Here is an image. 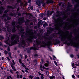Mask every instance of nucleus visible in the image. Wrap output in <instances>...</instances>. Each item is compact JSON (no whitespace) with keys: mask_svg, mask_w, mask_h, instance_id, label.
Returning <instances> with one entry per match:
<instances>
[{"mask_svg":"<svg viewBox=\"0 0 79 79\" xmlns=\"http://www.w3.org/2000/svg\"><path fill=\"white\" fill-rule=\"evenodd\" d=\"M59 34L60 37L59 38V39H60L61 41L65 42H64L63 43V44H66L67 46H70V45L71 46H74V45H75L76 42H74L72 40H71V39L67 38L68 41H70V40H71V42L70 43L68 42V41H66V38L62 37V35H61V34Z\"/></svg>","mask_w":79,"mask_h":79,"instance_id":"f257e3e1","label":"nucleus"},{"mask_svg":"<svg viewBox=\"0 0 79 79\" xmlns=\"http://www.w3.org/2000/svg\"><path fill=\"white\" fill-rule=\"evenodd\" d=\"M52 18L54 20L53 22L55 28L52 27H49L48 28L49 30L48 32H49V33H51V32H52L53 31H54V30H57V29H58V27L57 26H58V20L57 19H55V17L54 16H53Z\"/></svg>","mask_w":79,"mask_h":79,"instance_id":"f03ea898","label":"nucleus"},{"mask_svg":"<svg viewBox=\"0 0 79 79\" xmlns=\"http://www.w3.org/2000/svg\"><path fill=\"white\" fill-rule=\"evenodd\" d=\"M36 45H37V46H39V45H40V48H41V47H45L46 46H47V44L45 43V41H43L42 43L44 44V45H41V44H42V42L41 41L36 39Z\"/></svg>","mask_w":79,"mask_h":79,"instance_id":"7ed1b4c3","label":"nucleus"},{"mask_svg":"<svg viewBox=\"0 0 79 79\" xmlns=\"http://www.w3.org/2000/svg\"><path fill=\"white\" fill-rule=\"evenodd\" d=\"M26 37V35H24L23 36V37H21V40L22 42H20L19 43V44L18 45V47L19 48H21L23 46V45L25 43V40H24V39Z\"/></svg>","mask_w":79,"mask_h":79,"instance_id":"20e7f679","label":"nucleus"},{"mask_svg":"<svg viewBox=\"0 0 79 79\" xmlns=\"http://www.w3.org/2000/svg\"><path fill=\"white\" fill-rule=\"evenodd\" d=\"M26 50H27V53H30L31 52V50H37V49L35 47H31L30 48H26Z\"/></svg>","mask_w":79,"mask_h":79,"instance_id":"39448f33","label":"nucleus"},{"mask_svg":"<svg viewBox=\"0 0 79 79\" xmlns=\"http://www.w3.org/2000/svg\"><path fill=\"white\" fill-rule=\"evenodd\" d=\"M18 23L19 24H21L22 23H23V22H24V18L23 17H20L18 20Z\"/></svg>","mask_w":79,"mask_h":79,"instance_id":"423d86ee","label":"nucleus"},{"mask_svg":"<svg viewBox=\"0 0 79 79\" xmlns=\"http://www.w3.org/2000/svg\"><path fill=\"white\" fill-rule=\"evenodd\" d=\"M12 63L11 64L10 66L11 67L14 71H16V69L15 66H14V65H15V60H12Z\"/></svg>","mask_w":79,"mask_h":79,"instance_id":"0eeeda50","label":"nucleus"},{"mask_svg":"<svg viewBox=\"0 0 79 79\" xmlns=\"http://www.w3.org/2000/svg\"><path fill=\"white\" fill-rule=\"evenodd\" d=\"M54 44L55 45H59V44H60L61 42V41H60V40L58 39H54Z\"/></svg>","mask_w":79,"mask_h":79,"instance_id":"6e6552de","label":"nucleus"},{"mask_svg":"<svg viewBox=\"0 0 79 79\" xmlns=\"http://www.w3.org/2000/svg\"><path fill=\"white\" fill-rule=\"evenodd\" d=\"M24 30L23 28H21L20 30V32L19 33V34L21 35V37H23L24 36V34H25V32L24 31Z\"/></svg>","mask_w":79,"mask_h":79,"instance_id":"1a4fd4ad","label":"nucleus"},{"mask_svg":"<svg viewBox=\"0 0 79 79\" xmlns=\"http://www.w3.org/2000/svg\"><path fill=\"white\" fill-rule=\"evenodd\" d=\"M43 1H44V0H37L36 4L38 6H40L41 5V3H43Z\"/></svg>","mask_w":79,"mask_h":79,"instance_id":"9d476101","label":"nucleus"},{"mask_svg":"<svg viewBox=\"0 0 79 79\" xmlns=\"http://www.w3.org/2000/svg\"><path fill=\"white\" fill-rule=\"evenodd\" d=\"M16 37L15 40H14V42L15 43V44H16L18 42H19V36L17 35Z\"/></svg>","mask_w":79,"mask_h":79,"instance_id":"9b49d317","label":"nucleus"},{"mask_svg":"<svg viewBox=\"0 0 79 79\" xmlns=\"http://www.w3.org/2000/svg\"><path fill=\"white\" fill-rule=\"evenodd\" d=\"M34 39H36V36L35 35H32V37L30 38V39L29 40L30 42L32 43V40Z\"/></svg>","mask_w":79,"mask_h":79,"instance_id":"f8f14e48","label":"nucleus"},{"mask_svg":"<svg viewBox=\"0 0 79 79\" xmlns=\"http://www.w3.org/2000/svg\"><path fill=\"white\" fill-rule=\"evenodd\" d=\"M54 3V1L53 0H48L46 2L47 4H50V3H52L53 4Z\"/></svg>","mask_w":79,"mask_h":79,"instance_id":"ddd939ff","label":"nucleus"},{"mask_svg":"<svg viewBox=\"0 0 79 79\" xmlns=\"http://www.w3.org/2000/svg\"><path fill=\"white\" fill-rule=\"evenodd\" d=\"M5 10V8L2 6L0 7V15H2L3 13V10Z\"/></svg>","mask_w":79,"mask_h":79,"instance_id":"4468645a","label":"nucleus"},{"mask_svg":"<svg viewBox=\"0 0 79 79\" xmlns=\"http://www.w3.org/2000/svg\"><path fill=\"white\" fill-rule=\"evenodd\" d=\"M10 42L11 43L10 44L9 43V45L10 47H11V46H13V45H15V44H16V43L14 41H13L11 40L10 41Z\"/></svg>","mask_w":79,"mask_h":79,"instance_id":"2eb2a0df","label":"nucleus"},{"mask_svg":"<svg viewBox=\"0 0 79 79\" xmlns=\"http://www.w3.org/2000/svg\"><path fill=\"white\" fill-rule=\"evenodd\" d=\"M8 38V39L7 40H6L5 41V43H6V45H9L10 44V38L9 37H7Z\"/></svg>","mask_w":79,"mask_h":79,"instance_id":"dca6fc26","label":"nucleus"},{"mask_svg":"<svg viewBox=\"0 0 79 79\" xmlns=\"http://www.w3.org/2000/svg\"><path fill=\"white\" fill-rule=\"evenodd\" d=\"M38 73L39 74V75H40V76H41L40 77V78L41 79H44V76H45V75L44 74H42L41 73H40L38 72Z\"/></svg>","mask_w":79,"mask_h":79,"instance_id":"f3484780","label":"nucleus"},{"mask_svg":"<svg viewBox=\"0 0 79 79\" xmlns=\"http://www.w3.org/2000/svg\"><path fill=\"white\" fill-rule=\"evenodd\" d=\"M9 15L11 16H14V17H16V16L17 15V14L16 13H10L9 14Z\"/></svg>","mask_w":79,"mask_h":79,"instance_id":"a211bd4d","label":"nucleus"},{"mask_svg":"<svg viewBox=\"0 0 79 79\" xmlns=\"http://www.w3.org/2000/svg\"><path fill=\"white\" fill-rule=\"evenodd\" d=\"M69 7H72V5L70 4V3L68 4V6L67 7V9H68L69 11L70 10V9H71V8Z\"/></svg>","mask_w":79,"mask_h":79,"instance_id":"6ab92c4d","label":"nucleus"},{"mask_svg":"<svg viewBox=\"0 0 79 79\" xmlns=\"http://www.w3.org/2000/svg\"><path fill=\"white\" fill-rule=\"evenodd\" d=\"M52 13L51 12V11H50V10H48L47 11V16H50L51 15H52Z\"/></svg>","mask_w":79,"mask_h":79,"instance_id":"aec40b11","label":"nucleus"},{"mask_svg":"<svg viewBox=\"0 0 79 79\" xmlns=\"http://www.w3.org/2000/svg\"><path fill=\"white\" fill-rule=\"evenodd\" d=\"M44 39V41L45 42H46V41H47L48 40H50V39H51V38L47 37L46 38H45Z\"/></svg>","mask_w":79,"mask_h":79,"instance_id":"412c9836","label":"nucleus"},{"mask_svg":"<svg viewBox=\"0 0 79 79\" xmlns=\"http://www.w3.org/2000/svg\"><path fill=\"white\" fill-rule=\"evenodd\" d=\"M34 63H35V65L36 66H38V65H37V60H34Z\"/></svg>","mask_w":79,"mask_h":79,"instance_id":"4be33fe9","label":"nucleus"},{"mask_svg":"<svg viewBox=\"0 0 79 79\" xmlns=\"http://www.w3.org/2000/svg\"><path fill=\"white\" fill-rule=\"evenodd\" d=\"M79 3H77L76 4L74 5V6L76 8H78L79 7Z\"/></svg>","mask_w":79,"mask_h":79,"instance_id":"5701e85b","label":"nucleus"},{"mask_svg":"<svg viewBox=\"0 0 79 79\" xmlns=\"http://www.w3.org/2000/svg\"><path fill=\"white\" fill-rule=\"evenodd\" d=\"M46 43L47 44H49L50 45H52V42L50 41H48L46 42Z\"/></svg>","mask_w":79,"mask_h":79,"instance_id":"b1692460","label":"nucleus"},{"mask_svg":"<svg viewBox=\"0 0 79 79\" xmlns=\"http://www.w3.org/2000/svg\"><path fill=\"white\" fill-rule=\"evenodd\" d=\"M11 24L12 26H15L16 24V21L15 20H13L11 23Z\"/></svg>","mask_w":79,"mask_h":79,"instance_id":"393cba45","label":"nucleus"},{"mask_svg":"<svg viewBox=\"0 0 79 79\" xmlns=\"http://www.w3.org/2000/svg\"><path fill=\"white\" fill-rule=\"evenodd\" d=\"M7 8H8V9H10V8L13 9L14 7L11 6L9 5L7 6Z\"/></svg>","mask_w":79,"mask_h":79,"instance_id":"a878e982","label":"nucleus"},{"mask_svg":"<svg viewBox=\"0 0 79 79\" xmlns=\"http://www.w3.org/2000/svg\"><path fill=\"white\" fill-rule=\"evenodd\" d=\"M47 46L49 50H50L51 52H52V49H51V48H50V45H47Z\"/></svg>","mask_w":79,"mask_h":79,"instance_id":"bb28decb","label":"nucleus"},{"mask_svg":"<svg viewBox=\"0 0 79 79\" xmlns=\"http://www.w3.org/2000/svg\"><path fill=\"white\" fill-rule=\"evenodd\" d=\"M62 15V12H59L58 13V15H56V17H58V16H60V15Z\"/></svg>","mask_w":79,"mask_h":79,"instance_id":"cd10ccee","label":"nucleus"},{"mask_svg":"<svg viewBox=\"0 0 79 79\" xmlns=\"http://www.w3.org/2000/svg\"><path fill=\"white\" fill-rule=\"evenodd\" d=\"M8 11H9V10L8 9H7L4 11V13L7 15V14L6 13H7Z\"/></svg>","mask_w":79,"mask_h":79,"instance_id":"c85d7f7f","label":"nucleus"},{"mask_svg":"<svg viewBox=\"0 0 79 79\" xmlns=\"http://www.w3.org/2000/svg\"><path fill=\"white\" fill-rule=\"evenodd\" d=\"M44 1H43V3H41V4H42V6H43V7H45V5L46 4L45 3H44Z\"/></svg>","mask_w":79,"mask_h":79,"instance_id":"c756f323","label":"nucleus"},{"mask_svg":"<svg viewBox=\"0 0 79 79\" xmlns=\"http://www.w3.org/2000/svg\"><path fill=\"white\" fill-rule=\"evenodd\" d=\"M45 22V21H43L41 23V22L39 21L38 22V24H44V22Z\"/></svg>","mask_w":79,"mask_h":79,"instance_id":"7c9ffc66","label":"nucleus"},{"mask_svg":"<svg viewBox=\"0 0 79 79\" xmlns=\"http://www.w3.org/2000/svg\"><path fill=\"white\" fill-rule=\"evenodd\" d=\"M14 39H15V38L14 37V36H12L11 38V40H12V41H14Z\"/></svg>","mask_w":79,"mask_h":79,"instance_id":"2f4dec72","label":"nucleus"},{"mask_svg":"<svg viewBox=\"0 0 79 79\" xmlns=\"http://www.w3.org/2000/svg\"><path fill=\"white\" fill-rule=\"evenodd\" d=\"M29 10H31H31H33V9H34V7H33L32 6H31L30 7H28V9H29Z\"/></svg>","mask_w":79,"mask_h":79,"instance_id":"473e14b6","label":"nucleus"},{"mask_svg":"<svg viewBox=\"0 0 79 79\" xmlns=\"http://www.w3.org/2000/svg\"><path fill=\"white\" fill-rule=\"evenodd\" d=\"M2 31L4 32H6V29L5 27L2 28Z\"/></svg>","mask_w":79,"mask_h":79,"instance_id":"72a5a7b5","label":"nucleus"},{"mask_svg":"<svg viewBox=\"0 0 79 79\" xmlns=\"http://www.w3.org/2000/svg\"><path fill=\"white\" fill-rule=\"evenodd\" d=\"M21 66H23V68H26V65H24V64L23 63H22V64Z\"/></svg>","mask_w":79,"mask_h":79,"instance_id":"f704fd0d","label":"nucleus"},{"mask_svg":"<svg viewBox=\"0 0 79 79\" xmlns=\"http://www.w3.org/2000/svg\"><path fill=\"white\" fill-rule=\"evenodd\" d=\"M74 47L75 48H79V44H78V45H77V46L75 45V46H74Z\"/></svg>","mask_w":79,"mask_h":79,"instance_id":"c9c22d12","label":"nucleus"},{"mask_svg":"<svg viewBox=\"0 0 79 79\" xmlns=\"http://www.w3.org/2000/svg\"><path fill=\"white\" fill-rule=\"evenodd\" d=\"M4 53L5 55H7L8 54V52L6 50H4Z\"/></svg>","mask_w":79,"mask_h":79,"instance_id":"e433bc0d","label":"nucleus"},{"mask_svg":"<svg viewBox=\"0 0 79 79\" xmlns=\"http://www.w3.org/2000/svg\"><path fill=\"white\" fill-rule=\"evenodd\" d=\"M16 29H14L13 28L12 30V32H16Z\"/></svg>","mask_w":79,"mask_h":79,"instance_id":"4c0bfd02","label":"nucleus"},{"mask_svg":"<svg viewBox=\"0 0 79 79\" xmlns=\"http://www.w3.org/2000/svg\"><path fill=\"white\" fill-rule=\"evenodd\" d=\"M10 72L11 74H13L14 73L13 72V70L11 69L10 70Z\"/></svg>","mask_w":79,"mask_h":79,"instance_id":"58836bf2","label":"nucleus"},{"mask_svg":"<svg viewBox=\"0 0 79 79\" xmlns=\"http://www.w3.org/2000/svg\"><path fill=\"white\" fill-rule=\"evenodd\" d=\"M4 39V38L3 36H0V40H2V39Z\"/></svg>","mask_w":79,"mask_h":79,"instance_id":"ea45409f","label":"nucleus"},{"mask_svg":"<svg viewBox=\"0 0 79 79\" xmlns=\"http://www.w3.org/2000/svg\"><path fill=\"white\" fill-rule=\"evenodd\" d=\"M44 66H45L46 67H48V66H49L48 64L47 63H45L44 64Z\"/></svg>","mask_w":79,"mask_h":79,"instance_id":"a19ab883","label":"nucleus"},{"mask_svg":"<svg viewBox=\"0 0 79 79\" xmlns=\"http://www.w3.org/2000/svg\"><path fill=\"white\" fill-rule=\"evenodd\" d=\"M26 32H26V34H25L26 35H28L27 34H29V32H28L29 31H28L27 30V31H26Z\"/></svg>","mask_w":79,"mask_h":79,"instance_id":"79ce46f5","label":"nucleus"},{"mask_svg":"<svg viewBox=\"0 0 79 79\" xmlns=\"http://www.w3.org/2000/svg\"><path fill=\"white\" fill-rule=\"evenodd\" d=\"M44 62V60L41 59L40 61L41 64H42V63H43Z\"/></svg>","mask_w":79,"mask_h":79,"instance_id":"37998d69","label":"nucleus"},{"mask_svg":"<svg viewBox=\"0 0 79 79\" xmlns=\"http://www.w3.org/2000/svg\"><path fill=\"white\" fill-rule=\"evenodd\" d=\"M19 61L20 64H22V60L20 59L19 60Z\"/></svg>","mask_w":79,"mask_h":79,"instance_id":"c03bdc74","label":"nucleus"},{"mask_svg":"<svg viewBox=\"0 0 79 79\" xmlns=\"http://www.w3.org/2000/svg\"><path fill=\"white\" fill-rule=\"evenodd\" d=\"M42 68H43V69H46V70L48 69V68H45V67H44V66L42 67Z\"/></svg>","mask_w":79,"mask_h":79,"instance_id":"a18cd8bd","label":"nucleus"},{"mask_svg":"<svg viewBox=\"0 0 79 79\" xmlns=\"http://www.w3.org/2000/svg\"><path fill=\"white\" fill-rule=\"evenodd\" d=\"M6 16V14H4L2 16V17H3V18H5V17Z\"/></svg>","mask_w":79,"mask_h":79,"instance_id":"49530a36","label":"nucleus"},{"mask_svg":"<svg viewBox=\"0 0 79 79\" xmlns=\"http://www.w3.org/2000/svg\"><path fill=\"white\" fill-rule=\"evenodd\" d=\"M74 55L73 54H71L70 55V57H71V58H74Z\"/></svg>","mask_w":79,"mask_h":79,"instance_id":"de8ad7c7","label":"nucleus"},{"mask_svg":"<svg viewBox=\"0 0 79 79\" xmlns=\"http://www.w3.org/2000/svg\"><path fill=\"white\" fill-rule=\"evenodd\" d=\"M29 78H30V79H32V78H33V76H32L30 75L29 76Z\"/></svg>","mask_w":79,"mask_h":79,"instance_id":"09e8293b","label":"nucleus"},{"mask_svg":"<svg viewBox=\"0 0 79 79\" xmlns=\"http://www.w3.org/2000/svg\"><path fill=\"white\" fill-rule=\"evenodd\" d=\"M7 50H8V52H10V47H8Z\"/></svg>","mask_w":79,"mask_h":79,"instance_id":"8fccbe9b","label":"nucleus"},{"mask_svg":"<svg viewBox=\"0 0 79 79\" xmlns=\"http://www.w3.org/2000/svg\"><path fill=\"white\" fill-rule=\"evenodd\" d=\"M10 19H11V17H7V20H10Z\"/></svg>","mask_w":79,"mask_h":79,"instance_id":"3c124183","label":"nucleus"},{"mask_svg":"<svg viewBox=\"0 0 79 79\" xmlns=\"http://www.w3.org/2000/svg\"><path fill=\"white\" fill-rule=\"evenodd\" d=\"M40 79V77H36L35 78H34V79Z\"/></svg>","mask_w":79,"mask_h":79,"instance_id":"603ef678","label":"nucleus"},{"mask_svg":"<svg viewBox=\"0 0 79 79\" xmlns=\"http://www.w3.org/2000/svg\"><path fill=\"white\" fill-rule=\"evenodd\" d=\"M34 56H39V55H38V54H35L34 55Z\"/></svg>","mask_w":79,"mask_h":79,"instance_id":"864d4df0","label":"nucleus"},{"mask_svg":"<svg viewBox=\"0 0 79 79\" xmlns=\"http://www.w3.org/2000/svg\"><path fill=\"white\" fill-rule=\"evenodd\" d=\"M6 58H7V60H8V61H10V58H9V57H6Z\"/></svg>","mask_w":79,"mask_h":79,"instance_id":"5fc2aeb1","label":"nucleus"},{"mask_svg":"<svg viewBox=\"0 0 79 79\" xmlns=\"http://www.w3.org/2000/svg\"><path fill=\"white\" fill-rule=\"evenodd\" d=\"M28 3H31V0H29L28 1Z\"/></svg>","mask_w":79,"mask_h":79,"instance_id":"6e6d98bb","label":"nucleus"},{"mask_svg":"<svg viewBox=\"0 0 79 79\" xmlns=\"http://www.w3.org/2000/svg\"><path fill=\"white\" fill-rule=\"evenodd\" d=\"M63 3V2H60L59 3V6H61V4Z\"/></svg>","mask_w":79,"mask_h":79,"instance_id":"4d7b16f0","label":"nucleus"},{"mask_svg":"<svg viewBox=\"0 0 79 79\" xmlns=\"http://www.w3.org/2000/svg\"><path fill=\"white\" fill-rule=\"evenodd\" d=\"M54 63L56 65V66H57V62H56V61H54Z\"/></svg>","mask_w":79,"mask_h":79,"instance_id":"13d9d810","label":"nucleus"},{"mask_svg":"<svg viewBox=\"0 0 79 79\" xmlns=\"http://www.w3.org/2000/svg\"><path fill=\"white\" fill-rule=\"evenodd\" d=\"M6 28H7V29H10V27L8 26H6Z\"/></svg>","mask_w":79,"mask_h":79,"instance_id":"bf43d9fd","label":"nucleus"},{"mask_svg":"<svg viewBox=\"0 0 79 79\" xmlns=\"http://www.w3.org/2000/svg\"><path fill=\"white\" fill-rule=\"evenodd\" d=\"M12 26L13 27V29H16V26L15 25Z\"/></svg>","mask_w":79,"mask_h":79,"instance_id":"052dcab7","label":"nucleus"},{"mask_svg":"<svg viewBox=\"0 0 79 79\" xmlns=\"http://www.w3.org/2000/svg\"><path fill=\"white\" fill-rule=\"evenodd\" d=\"M34 28L35 29H37V26H35L34 27Z\"/></svg>","mask_w":79,"mask_h":79,"instance_id":"680f3d73","label":"nucleus"},{"mask_svg":"<svg viewBox=\"0 0 79 79\" xmlns=\"http://www.w3.org/2000/svg\"><path fill=\"white\" fill-rule=\"evenodd\" d=\"M19 56H20L21 58V59H23V56H22V55L20 54H19Z\"/></svg>","mask_w":79,"mask_h":79,"instance_id":"e2e57ef3","label":"nucleus"},{"mask_svg":"<svg viewBox=\"0 0 79 79\" xmlns=\"http://www.w3.org/2000/svg\"><path fill=\"white\" fill-rule=\"evenodd\" d=\"M27 5H28V4H27V2H26L24 4L25 6H27Z\"/></svg>","mask_w":79,"mask_h":79,"instance_id":"0e129e2a","label":"nucleus"},{"mask_svg":"<svg viewBox=\"0 0 79 79\" xmlns=\"http://www.w3.org/2000/svg\"><path fill=\"white\" fill-rule=\"evenodd\" d=\"M8 55H9V56H10L11 55V53L9 52L8 53Z\"/></svg>","mask_w":79,"mask_h":79,"instance_id":"69168bd1","label":"nucleus"},{"mask_svg":"<svg viewBox=\"0 0 79 79\" xmlns=\"http://www.w3.org/2000/svg\"><path fill=\"white\" fill-rule=\"evenodd\" d=\"M16 27H17V28H19L20 27V26L19 25H17L16 26Z\"/></svg>","mask_w":79,"mask_h":79,"instance_id":"338daca9","label":"nucleus"},{"mask_svg":"<svg viewBox=\"0 0 79 79\" xmlns=\"http://www.w3.org/2000/svg\"><path fill=\"white\" fill-rule=\"evenodd\" d=\"M61 6L62 7H64V3L62 4L61 5Z\"/></svg>","mask_w":79,"mask_h":79,"instance_id":"774afa93","label":"nucleus"}]
</instances>
